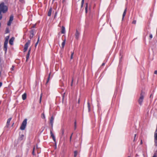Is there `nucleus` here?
I'll use <instances>...</instances> for the list:
<instances>
[{
	"instance_id": "obj_38",
	"label": "nucleus",
	"mask_w": 157,
	"mask_h": 157,
	"mask_svg": "<svg viewBox=\"0 0 157 157\" xmlns=\"http://www.w3.org/2000/svg\"><path fill=\"white\" fill-rule=\"evenodd\" d=\"M152 38V35L151 34H150L149 36V38L150 39H151Z\"/></svg>"
},
{
	"instance_id": "obj_16",
	"label": "nucleus",
	"mask_w": 157,
	"mask_h": 157,
	"mask_svg": "<svg viewBox=\"0 0 157 157\" xmlns=\"http://www.w3.org/2000/svg\"><path fill=\"white\" fill-rule=\"evenodd\" d=\"M126 11H127V9L126 8L124 11V12L123 13V15H122V19H123L124 18V16H125V14H126Z\"/></svg>"
},
{
	"instance_id": "obj_14",
	"label": "nucleus",
	"mask_w": 157,
	"mask_h": 157,
	"mask_svg": "<svg viewBox=\"0 0 157 157\" xmlns=\"http://www.w3.org/2000/svg\"><path fill=\"white\" fill-rule=\"evenodd\" d=\"M52 10V8L51 7L49 10L48 12V16H50L51 15V13Z\"/></svg>"
},
{
	"instance_id": "obj_30",
	"label": "nucleus",
	"mask_w": 157,
	"mask_h": 157,
	"mask_svg": "<svg viewBox=\"0 0 157 157\" xmlns=\"http://www.w3.org/2000/svg\"><path fill=\"white\" fill-rule=\"evenodd\" d=\"M35 148V147H33V152H32V154L33 155H35V152H34Z\"/></svg>"
},
{
	"instance_id": "obj_47",
	"label": "nucleus",
	"mask_w": 157,
	"mask_h": 157,
	"mask_svg": "<svg viewBox=\"0 0 157 157\" xmlns=\"http://www.w3.org/2000/svg\"><path fill=\"white\" fill-rule=\"evenodd\" d=\"M79 102H80V99H79L78 100V103H79Z\"/></svg>"
},
{
	"instance_id": "obj_49",
	"label": "nucleus",
	"mask_w": 157,
	"mask_h": 157,
	"mask_svg": "<svg viewBox=\"0 0 157 157\" xmlns=\"http://www.w3.org/2000/svg\"><path fill=\"white\" fill-rule=\"evenodd\" d=\"M23 0H19V1H20V2H22V1H23Z\"/></svg>"
},
{
	"instance_id": "obj_46",
	"label": "nucleus",
	"mask_w": 157,
	"mask_h": 157,
	"mask_svg": "<svg viewBox=\"0 0 157 157\" xmlns=\"http://www.w3.org/2000/svg\"><path fill=\"white\" fill-rule=\"evenodd\" d=\"M105 65V63H103L102 64V66H104Z\"/></svg>"
},
{
	"instance_id": "obj_39",
	"label": "nucleus",
	"mask_w": 157,
	"mask_h": 157,
	"mask_svg": "<svg viewBox=\"0 0 157 157\" xmlns=\"http://www.w3.org/2000/svg\"><path fill=\"white\" fill-rule=\"evenodd\" d=\"M73 133L71 134V136L70 137V141H71V137H72V135H73Z\"/></svg>"
},
{
	"instance_id": "obj_3",
	"label": "nucleus",
	"mask_w": 157,
	"mask_h": 157,
	"mask_svg": "<svg viewBox=\"0 0 157 157\" xmlns=\"http://www.w3.org/2000/svg\"><path fill=\"white\" fill-rule=\"evenodd\" d=\"M144 92L143 91H142L140 94V96L138 100L139 103L140 105H142L144 98Z\"/></svg>"
},
{
	"instance_id": "obj_48",
	"label": "nucleus",
	"mask_w": 157,
	"mask_h": 157,
	"mask_svg": "<svg viewBox=\"0 0 157 157\" xmlns=\"http://www.w3.org/2000/svg\"><path fill=\"white\" fill-rule=\"evenodd\" d=\"M39 37L38 40H37V41H38V42L39 41Z\"/></svg>"
},
{
	"instance_id": "obj_17",
	"label": "nucleus",
	"mask_w": 157,
	"mask_h": 157,
	"mask_svg": "<svg viewBox=\"0 0 157 157\" xmlns=\"http://www.w3.org/2000/svg\"><path fill=\"white\" fill-rule=\"evenodd\" d=\"M22 98L23 100H25L26 98V94L24 93L22 95Z\"/></svg>"
},
{
	"instance_id": "obj_35",
	"label": "nucleus",
	"mask_w": 157,
	"mask_h": 157,
	"mask_svg": "<svg viewBox=\"0 0 157 157\" xmlns=\"http://www.w3.org/2000/svg\"><path fill=\"white\" fill-rule=\"evenodd\" d=\"M42 117L43 118H44V119L45 118V116L44 114V113L42 114Z\"/></svg>"
},
{
	"instance_id": "obj_41",
	"label": "nucleus",
	"mask_w": 157,
	"mask_h": 157,
	"mask_svg": "<svg viewBox=\"0 0 157 157\" xmlns=\"http://www.w3.org/2000/svg\"><path fill=\"white\" fill-rule=\"evenodd\" d=\"M31 48H30L29 49V51H28V53H29V54H30V52L31 51Z\"/></svg>"
},
{
	"instance_id": "obj_32",
	"label": "nucleus",
	"mask_w": 157,
	"mask_h": 157,
	"mask_svg": "<svg viewBox=\"0 0 157 157\" xmlns=\"http://www.w3.org/2000/svg\"><path fill=\"white\" fill-rule=\"evenodd\" d=\"M9 28H6V33H9Z\"/></svg>"
},
{
	"instance_id": "obj_19",
	"label": "nucleus",
	"mask_w": 157,
	"mask_h": 157,
	"mask_svg": "<svg viewBox=\"0 0 157 157\" xmlns=\"http://www.w3.org/2000/svg\"><path fill=\"white\" fill-rule=\"evenodd\" d=\"M23 137L24 135H21V136H20V137L19 138L18 140L20 141L22 140L23 139Z\"/></svg>"
},
{
	"instance_id": "obj_40",
	"label": "nucleus",
	"mask_w": 157,
	"mask_h": 157,
	"mask_svg": "<svg viewBox=\"0 0 157 157\" xmlns=\"http://www.w3.org/2000/svg\"><path fill=\"white\" fill-rule=\"evenodd\" d=\"M14 67V66H13L12 67H11V71H13V70Z\"/></svg>"
},
{
	"instance_id": "obj_44",
	"label": "nucleus",
	"mask_w": 157,
	"mask_h": 157,
	"mask_svg": "<svg viewBox=\"0 0 157 157\" xmlns=\"http://www.w3.org/2000/svg\"><path fill=\"white\" fill-rule=\"evenodd\" d=\"M65 93H64L63 94V98H64V96H65Z\"/></svg>"
},
{
	"instance_id": "obj_25",
	"label": "nucleus",
	"mask_w": 157,
	"mask_h": 157,
	"mask_svg": "<svg viewBox=\"0 0 157 157\" xmlns=\"http://www.w3.org/2000/svg\"><path fill=\"white\" fill-rule=\"evenodd\" d=\"M136 134L134 135V139L133 140V142H135L136 141V140L137 139V137L136 138Z\"/></svg>"
},
{
	"instance_id": "obj_11",
	"label": "nucleus",
	"mask_w": 157,
	"mask_h": 157,
	"mask_svg": "<svg viewBox=\"0 0 157 157\" xmlns=\"http://www.w3.org/2000/svg\"><path fill=\"white\" fill-rule=\"evenodd\" d=\"M50 134H51V137H52L54 141L56 143L55 137L51 130V131H50Z\"/></svg>"
},
{
	"instance_id": "obj_31",
	"label": "nucleus",
	"mask_w": 157,
	"mask_h": 157,
	"mask_svg": "<svg viewBox=\"0 0 157 157\" xmlns=\"http://www.w3.org/2000/svg\"><path fill=\"white\" fill-rule=\"evenodd\" d=\"M84 0H82V2H81V7H83V4L84 3Z\"/></svg>"
},
{
	"instance_id": "obj_9",
	"label": "nucleus",
	"mask_w": 157,
	"mask_h": 157,
	"mask_svg": "<svg viewBox=\"0 0 157 157\" xmlns=\"http://www.w3.org/2000/svg\"><path fill=\"white\" fill-rule=\"evenodd\" d=\"M11 119H12V118H9L8 119L7 121V122L6 125V127H7L8 128L9 127V125H10V121Z\"/></svg>"
},
{
	"instance_id": "obj_4",
	"label": "nucleus",
	"mask_w": 157,
	"mask_h": 157,
	"mask_svg": "<svg viewBox=\"0 0 157 157\" xmlns=\"http://www.w3.org/2000/svg\"><path fill=\"white\" fill-rule=\"evenodd\" d=\"M30 43V40H29L28 42L25 44V45L24 48V52H25L28 48L29 45Z\"/></svg>"
},
{
	"instance_id": "obj_28",
	"label": "nucleus",
	"mask_w": 157,
	"mask_h": 157,
	"mask_svg": "<svg viewBox=\"0 0 157 157\" xmlns=\"http://www.w3.org/2000/svg\"><path fill=\"white\" fill-rule=\"evenodd\" d=\"M152 157H157V151L154 153Z\"/></svg>"
},
{
	"instance_id": "obj_37",
	"label": "nucleus",
	"mask_w": 157,
	"mask_h": 157,
	"mask_svg": "<svg viewBox=\"0 0 157 157\" xmlns=\"http://www.w3.org/2000/svg\"><path fill=\"white\" fill-rule=\"evenodd\" d=\"M136 23V21L134 20L132 22V23L133 24H135Z\"/></svg>"
},
{
	"instance_id": "obj_7",
	"label": "nucleus",
	"mask_w": 157,
	"mask_h": 157,
	"mask_svg": "<svg viewBox=\"0 0 157 157\" xmlns=\"http://www.w3.org/2000/svg\"><path fill=\"white\" fill-rule=\"evenodd\" d=\"M64 129L63 128H62L61 129V137H63L64 138Z\"/></svg>"
},
{
	"instance_id": "obj_27",
	"label": "nucleus",
	"mask_w": 157,
	"mask_h": 157,
	"mask_svg": "<svg viewBox=\"0 0 157 157\" xmlns=\"http://www.w3.org/2000/svg\"><path fill=\"white\" fill-rule=\"evenodd\" d=\"M154 143L155 146L157 147V140L154 139Z\"/></svg>"
},
{
	"instance_id": "obj_51",
	"label": "nucleus",
	"mask_w": 157,
	"mask_h": 157,
	"mask_svg": "<svg viewBox=\"0 0 157 157\" xmlns=\"http://www.w3.org/2000/svg\"><path fill=\"white\" fill-rule=\"evenodd\" d=\"M142 140H141V144H142Z\"/></svg>"
},
{
	"instance_id": "obj_53",
	"label": "nucleus",
	"mask_w": 157,
	"mask_h": 157,
	"mask_svg": "<svg viewBox=\"0 0 157 157\" xmlns=\"http://www.w3.org/2000/svg\"><path fill=\"white\" fill-rule=\"evenodd\" d=\"M130 157V156H128V157Z\"/></svg>"
},
{
	"instance_id": "obj_1",
	"label": "nucleus",
	"mask_w": 157,
	"mask_h": 157,
	"mask_svg": "<svg viewBox=\"0 0 157 157\" xmlns=\"http://www.w3.org/2000/svg\"><path fill=\"white\" fill-rule=\"evenodd\" d=\"M8 7L5 5L4 2H2L0 4V20L2 18V12L3 13H6L7 11Z\"/></svg>"
},
{
	"instance_id": "obj_13",
	"label": "nucleus",
	"mask_w": 157,
	"mask_h": 157,
	"mask_svg": "<svg viewBox=\"0 0 157 157\" xmlns=\"http://www.w3.org/2000/svg\"><path fill=\"white\" fill-rule=\"evenodd\" d=\"M79 33L78 32V31L77 30L76 31V33H75V38L76 39H78L79 35Z\"/></svg>"
},
{
	"instance_id": "obj_26",
	"label": "nucleus",
	"mask_w": 157,
	"mask_h": 157,
	"mask_svg": "<svg viewBox=\"0 0 157 157\" xmlns=\"http://www.w3.org/2000/svg\"><path fill=\"white\" fill-rule=\"evenodd\" d=\"M154 139L157 140V132H155L154 133Z\"/></svg>"
},
{
	"instance_id": "obj_24",
	"label": "nucleus",
	"mask_w": 157,
	"mask_h": 157,
	"mask_svg": "<svg viewBox=\"0 0 157 157\" xmlns=\"http://www.w3.org/2000/svg\"><path fill=\"white\" fill-rule=\"evenodd\" d=\"M29 55H30V54H29V53H28V54H27V55L26 56V62H27V61L28 59H29Z\"/></svg>"
},
{
	"instance_id": "obj_45",
	"label": "nucleus",
	"mask_w": 157,
	"mask_h": 157,
	"mask_svg": "<svg viewBox=\"0 0 157 157\" xmlns=\"http://www.w3.org/2000/svg\"><path fill=\"white\" fill-rule=\"evenodd\" d=\"M73 79H72V80L71 83V86H72V83H73Z\"/></svg>"
},
{
	"instance_id": "obj_36",
	"label": "nucleus",
	"mask_w": 157,
	"mask_h": 157,
	"mask_svg": "<svg viewBox=\"0 0 157 157\" xmlns=\"http://www.w3.org/2000/svg\"><path fill=\"white\" fill-rule=\"evenodd\" d=\"M74 124H75V129L76 128V121H75V123H74Z\"/></svg>"
},
{
	"instance_id": "obj_2",
	"label": "nucleus",
	"mask_w": 157,
	"mask_h": 157,
	"mask_svg": "<svg viewBox=\"0 0 157 157\" xmlns=\"http://www.w3.org/2000/svg\"><path fill=\"white\" fill-rule=\"evenodd\" d=\"M27 119H25L22 122L20 127V129L21 130H23L25 129L27 125Z\"/></svg>"
},
{
	"instance_id": "obj_6",
	"label": "nucleus",
	"mask_w": 157,
	"mask_h": 157,
	"mask_svg": "<svg viewBox=\"0 0 157 157\" xmlns=\"http://www.w3.org/2000/svg\"><path fill=\"white\" fill-rule=\"evenodd\" d=\"M7 44L8 43L4 42V43L3 49L5 51V53L7 52Z\"/></svg>"
},
{
	"instance_id": "obj_34",
	"label": "nucleus",
	"mask_w": 157,
	"mask_h": 157,
	"mask_svg": "<svg viewBox=\"0 0 157 157\" xmlns=\"http://www.w3.org/2000/svg\"><path fill=\"white\" fill-rule=\"evenodd\" d=\"M74 54V52H73L71 54V59H73Z\"/></svg>"
},
{
	"instance_id": "obj_5",
	"label": "nucleus",
	"mask_w": 157,
	"mask_h": 157,
	"mask_svg": "<svg viewBox=\"0 0 157 157\" xmlns=\"http://www.w3.org/2000/svg\"><path fill=\"white\" fill-rule=\"evenodd\" d=\"M13 20V17L12 15H11L10 17L9 20L8 22L7 25L8 26L10 25L12 21Z\"/></svg>"
},
{
	"instance_id": "obj_20",
	"label": "nucleus",
	"mask_w": 157,
	"mask_h": 157,
	"mask_svg": "<svg viewBox=\"0 0 157 157\" xmlns=\"http://www.w3.org/2000/svg\"><path fill=\"white\" fill-rule=\"evenodd\" d=\"M65 40H64L63 42H62V48H63L64 47L65 44Z\"/></svg>"
},
{
	"instance_id": "obj_23",
	"label": "nucleus",
	"mask_w": 157,
	"mask_h": 157,
	"mask_svg": "<svg viewBox=\"0 0 157 157\" xmlns=\"http://www.w3.org/2000/svg\"><path fill=\"white\" fill-rule=\"evenodd\" d=\"M78 152L77 151H75L74 152V157H76L77 155Z\"/></svg>"
},
{
	"instance_id": "obj_18",
	"label": "nucleus",
	"mask_w": 157,
	"mask_h": 157,
	"mask_svg": "<svg viewBox=\"0 0 157 157\" xmlns=\"http://www.w3.org/2000/svg\"><path fill=\"white\" fill-rule=\"evenodd\" d=\"M9 38V36H6L5 38V40L4 42H6V43H8V41Z\"/></svg>"
},
{
	"instance_id": "obj_52",
	"label": "nucleus",
	"mask_w": 157,
	"mask_h": 157,
	"mask_svg": "<svg viewBox=\"0 0 157 157\" xmlns=\"http://www.w3.org/2000/svg\"><path fill=\"white\" fill-rule=\"evenodd\" d=\"M14 124V123L13 124H12V126H13V125Z\"/></svg>"
},
{
	"instance_id": "obj_50",
	"label": "nucleus",
	"mask_w": 157,
	"mask_h": 157,
	"mask_svg": "<svg viewBox=\"0 0 157 157\" xmlns=\"http://www.w3.org/2000/svg\"><path fill=\"white\" fill-rule=\"evenodd\" d=\"M16 157H20V156H18V155H17V156H16Z\"/></svg>"
},
{
	"instance_id": "obj_21",
	"label": "nucleus",
	"mask_w": 157,
	"mask_h": 157,
	"mask_svg": "<svg viewBox=\"0 0 157 157\" xmlns=\"http://www.w3.org/2000/svg\"><path fill=\"white\" fill-rule=\"evenodd\" d=\"M51 74V73L50 72V73L49 74V75H48V78L47 81V82H46L47 83H48V81H49V80H50V77Z\"/></svg>"
},
{
	"instance_id": "obj_22",
	"label": "nucleus",
	"mask_w": 157,
	"mask_h": 157,
	"mask_svg": "<svg viewBox=\"0 0 157 157\" xmlns=\"http://www.w3.org/2000/svg\"><path fill=\"white\" fill-rule=\"evenodd\" d=\"M87 105H88V111L89 112L90 111V103L89 102H88L87 103Z\"/></svg>"
},
{
	"instance_id": "obj_15",
	"label": "nucleus",
	"mask_w": 157,
	"mask_h": 157,
	"mask_svg": "<svg viewBox=\"0 0 157 157\" xmlns=\"http://www.w3.org/2000/svg\"><path fill=\"white\" fill-rule=\"evenodd\" d=\"M61 33L62 34H64L65 33V28L64 26H62Z\"/></svg>"
},
{
	"instance_id": "obj_42",
	"label": "nucleus",
	"mask_w": 157,
	"mask_h": 157,
	"mask_svg": "<svg viewBox=\"0 0 157 157\" xmlns=\"http://www.w3.org/2000/svg\"><path fill=\"white\" fill-rule=\"evenodd\" d=\"M154 73L155 74H157V70L155 71Z\"/></svg>"
},
{
	"instance_id": "obj_33",
	"label": "nucleus",
	"mask_w": 157,
	"mask_h": 157,
	"mask_svg": "<svg viewBox=\"0 0 157 157\" xmlns=\"http://www.w3.org/2000/svg\"><path fill=\"white\" fill-rule=\"evenodd\" d=\"M42 94L41 93L40 96V103L41 101L42 97Z\"/></svg>"
},
{
	"instance_id": "obj_12",
	"label": "nucleus",
	"mask_w": 157,
	"mask_h": 157,
	"mask_svg": "<svg viewBox=\"0 0 157 157\" xmlns=\"http://www.w3.org/2000/svg\"><path fill=\"white\" fill-rule=\"evenodd\" d=\"M14 37H12L9 40V43L11 45L13 44V41L14 40Z\"/></svg>"
},
{
	"instance_id": "obj_29",
	"label": "nucleus",
	"mask_w": 157,
	"mask_h": 157,
	"mask_svg": "<svg viewBox=\"0 0 157 157\" xmlns=\"http://www.w3.org/2000/svg\"><path fill=\"white\" fill-rule=\"evenodd\" d=\"M85 12L86 13L87 12V3H86V6L85 7Z\"/></svg>"
},
{
	"instance_id": "obj_10",
	"label": "nucleus",
	"mask_w": 157,
	"mask_h": 157,
	"mask_svg": "<svg viewBox=\"0 0 157 157\" xmlns=\"http://www.w3.org/2000/svg\"><path fill=\"white\" fill-rule=\"evenodd\" d=\"M54 117H53V116H52L51 118V119H50V124H51V126H52H52H53V121H54Z\"/></svg>"
},
{
	"instance_id": "obj_43",
	"label": "nucleus",
	"mask_w": 157,
	"mask_h": 157,
	"mask_svg": "<svg viewBox=\"0 0 157 157\" xmlns=\"http://www.w3.org/2000/svg\"><path fill=\"white\" fill-rule=\"evenodd\" d=\"M38 41H37V42L36 43V44H35V47H36V46L38 44Z\"/></svg>"
},
{
	"instance_id": "obj_8",
	"label": "nucleus",
	"mask_w": 157,
	"mask_h": 157,
	"mask_svg": "<svg viewBox=\"0 0 157 157\" xmlns=\"http://www.w3.org/2000/svg\"><path fill=\"white\" fill-rule=\"evenodd\" d=\"M34 32V30H32L30 31V35L29 36V38L30 39H31L33 37V35H33Z\"/></svg>"
}]
</instances>
